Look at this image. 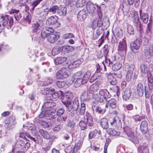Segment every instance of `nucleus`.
<instances>
[{
	"mask_svg": "<svg viewBox=\"0 0 153 153\" xmlns=\"http://www.w3.org/2000/svg\"><path fill=\"white\" fill-rule=\"evenodd\" d=\"M63 104L65 106L67 110L70 111L72 110L76 111L77 110L79 106L78 98L76 97L72 102L69 101L62 102Z\"/></svg>",
	"mask_w": 153,
	"mask_h": 153,
	"instance_id": "nucleus-1",
	"label": "nucleus"
},
{
	"mask_svg": "<svg viewBox=\"0 0 153 153\" xmlns=\"http://www.w3.org/2000/svg\"><path fill=\"white\" fill-rule=\"evenodd\" d=\"M105 6L102 5L99 7V11L101 14L100 15L98 13H97L95 15V17L94 18V20L95 22H96L97 27H100L102 26V15L101 14L105 13Z\"/></svg>",
	"mask_w": 153,
	"mask_h": 153,
	"instance_id": "nucleus-2",
	"label": "nucleus"
},
{
	"mask_svg": "<svg viewBox=\"0 0 153 153\" xmlns=\"http://www.w3.org/2000/svg\"><path fill=\"white\" fill-rule=\"evenodd\" d=\"M53 114L50 109H44L41 112L38 117L40 118H45L51 120H53L56 118V115H53Z\"/></svg>",
	"mask_w": 153,
	"mask_h": 153,
	"instance_id": "nucleus-3",
	"label": "nucleus"
},
{
	"mask_svg": "<svg viewBox=\"0 0 153 153\" xmlns=\"http://www.w3.org/2000/svg\"><path fill=\"white\" fill-rule=\"evenodd\" d=\"M2 19L0 22L1 24L4 27H8V26L10 27L13 24V19L12 17L9 16H6L1 18Z\"/></svg>",
	"mask_w": 153,
	"mask_h": 153,
	"instance_id": "nucleus-4",
	"label": "nucleus"
},
{
	"mask_svg": "<svg viewBox=\"0 0 153 153\" xmlns=\"http://www.w3.org/2000/svg\"><path fill=\"white\" fill-rule=\"evenodd\" d=\"M127 46L126 41L124 39H123L121 41L119 42L118 50L119 53L121 56H123L126 53Z\"/></svg>",
	"mask_w": 153,
	"mask_h": 153,
	"instance_id": "nucleus-5",
	"label": "nucleus"
},
{
	"mask_svg": "<svg viewBox=\"0 0 153 153\" xmlns=\"http://www.w3.org/2000/svg\"><path fill=\"white\" fill-rule=\"evenodd\" d=\"M132 18L133 23L137 30L139 31L140 33H142L143 32L142 26L139 22L138 14L136 13H134Z\"/></svg>",
	"mask_w": 153,
	"mask_h": 153,
	"instance_id": "nucleus-6",
	"label": "nucleus"
},
{
	"mask_svg": "<svg viewBox=\"0 0 153 153\" xmlns=\"http://www.w3.org/2000/svg\"><path fill=\"white\" fill-rule=\"evenodd\" d=\"M15 146L17 148H20L22 147L23 146L22 148L23 150L25 151L30 147V144L28 142L26 143L25 144V142L23 140H19L17 141Z\"/></svg>",
	"mask_w": 153,
	"mask_h": 153,
	"instance_id": "nucleus-7",
	"label": "nucleus"
},
{
	"mask_svg": "<svg viewBox=\"0 0 153 153\" xmlns=\"http://www.w3.org/2000/svg\"><path fill=\"white\" fill-rule=\"evenodd\" d=\"M85 77H88L87 75H85L84 73L80 71H78L74 74V77L71 78L70 82L68 83L69 85H71L74 82V79H82Z\"/></svg>",
	"mask_w": 153,
	"mask_h": 153,
	"instance_id": "nucleus-8",
	"label": "nucleus"
},
{
	"mask_svg": "<svg viewBox=\"0 0 153 153\" xmlns=\"http://www.w3.org/2000/svg\"><path fill=\"white\" fill-rule=\"evenodd\" d=\"M101 83L100 81H97L93 84L88 90V93L93 94L96 92L99 89V87Z\"/></svg>",
	"mask_w": 153,
	"mask_h": 153,
	"instance_id": "nucleus-9",
	"label": "nucleus"
},
{
	"mask_svg": "<svg viewBox=\"0 0 153 153\" xmlns=\"http://www.w3.org/2000/svg\"><path fill=\"white\" fill-rule=\"evenodd\" d=\"M142 40L140 38L137 39L133 42L130 44L131 50L133 52H135V50H138L141 45Z\"/></svg>",
	"mask_w": 153,
	"mask_h": 153,
	"instance_id": "nucleus-10",
	"label": "nucleus"
},
{
	"mask_svg": "<svg viewBox=\"0 0 153 153\" xmlns=\"http://www.w3.org/2000/svg\"><path fill=\"white\" fill-rule=\"evenodd\" d=\"M67 70L65 68L61 69L57 72L56 77L59 79L65 78L68 76L67 74Z\"/></svg>",
	"mask_w": 153,
	"mask_h": 153,
	"instance_id": "nucleus-11",
	"label": "nucleus"
},
{
	"mask_svg": "<svg viewBox=\"0 0 153 153\" xmlns=\"http://www.w3.org/2000/svg\"><path fill=\"white\" fill-rule=\"evenodd\" d=\"M19 137L24 139H26L29 141H33L36 142V140L34 137L31 136L26 132H22L20 133Z\"/></svg>",
	"mask_w": 153,
	"mask_h": 153,
	"instance_id": "nucleus-12",
	"label": "nucleus"
},
{
	"mask_svg": "<svg viewBox=\"0 0 153 153\" xmlns=\"http://www.w3.org/2000/svg\"><path fill=\"white\" fill-rule=\"evenodd\" d=\"M87 11L85 9H83L80 11L78 13L77 18L78 20L82 21L86 18L87 15Z\"/></svg>",
	"mask_w": 153,
	"mask_h": 153,
	"instance_id": "nucleus-13",
	"label": "nucleus"
},
{
	"mask_svg": "<svg viewBox=\"0 0 153 153\" xmlns=\"http://www.w3.org/2000/svg\"><path fill=\"white\" fill-rule=\"evenodd\" d=\"M58 18L56 16H52L48 18L46 22V25H51L57 22Z\"/></svg>",
	"mask_w": 153,
	"mask_h": 153,
	"instance_id": "nucleus-14",
	"label": "nucleus"
},
{
	"mask_svg": "<svg viewBox=\"0 0 153 153\" xmlns=\"http://www.w3.org/2000/svg\"><path fill=\"white\" fill-rule=\"evenodd\" d=\"M89 77H85L82 79H77L75 81L74 84V86L76 88H78L81 85L84 84L88 81Z\"/></svg>",
	"mask_w": 153,
	"mask_h": 153,
	"instance_id": "nucleus-15",
	"label": "nucleus"
},
{
	"mask_svg": "<svg viewBox=\"0 0 153 153\" xmlns=\"http://www.w3.org/2000/svg\"><path fill=\"white\" fill-rule=\"evenodd\" d=\"M99 94L100 95L102 96L106 101H108V99L111 97V95L108 91L105 89H101L99 91Z\"/></svg>",
	"mask_w": 153,
	"mask_h": 153,
	"instance_id": "nucleus-16",
	"label": "nucleus"
},
{
	"mask_svg": "<svg viewBox=\"0 0 153 153\" xmlns=\"http://www.w3.org/2000/svg\"><path fill=\"white\" fill-rule=\"evenodd\" d=\"M148 122L143 120L141 122L140 125V129L142 132L144 134H146L148 131Z\"/></svg>",
	"mask_w": 153,
	"mask_h": 153,
	"instance_id": "nucleus-17",
	"label": "nucleus"
},
{
	"mask_svg": "<svg viewBox=\"0 0 153 153\" xmlns=\"http://www.w3.org/2000/svg\"><path fill=\"white\" fill-rule=\"evenodd\" d=\"M85 119H86V121L89 126H93L94 122L93 118L90 114L87 112L85 114Z\"/></svg>",
	"mask_w": 153,
	"mask_h": 153,
	"instance_id": "nucleus-18",
	"label": "nucleus"
},
{
	"mask_svg": "<svg viewBox=\"0 0 153 153\" xmlns=\"http://www.w3.org/2000/svg\"><path fill=\"white\" fill-rule=\"evenodd\" d=\"M123 99L125 100H128L131 96V91L129 88H126L122 93Z\"/></svg>",
	"mask_w": 153,
	"mask_h": 153,
	"instance_id": "nucleus-19",
	"label": "nucleus"
},
{
	"mask_svg": "<svg viewBox=\"0 0 153 153\" xmlns=\"http://www.w3.org/2000/svg\"><path fill=\"white\" fill-rule=\"evenodd\" d=\"M138 151L141 153H149L148 144H145L138 147Z\"/></svg>",
	"mask_w": 153,
	"mask_h": 153,
	"instance_id": "nucleus-20",
	"label": "nucleus"
},
{
	"mask_svg": "<svg viewBox=\"0 0 153 153\" xmlns=\"http://www.w3.org/2000/svg\"><path fill=\"white\" fill-rule=\"evenodd\" d=\"M101 127L104 129H107L109 127L107 119L105 117L101 118L100 121Z\"/></svg>",
	"mask_w": 153,
	"mask_h": 153,
	"instance_id": "nucleus-21",
	"label": "nucleus"
},
{
	"mask_svg": "<svg viewBox=\"0 0 153 153\" xmlns=\"http://www.w3.org/2000/svg\"><path fill=\"white\" fill-rule=\"evenodd\" d=\"M67 13V8L64 6H60L59 7L57 14L59 16H65Z\"/></svg>",
	"mask_w": 153,
	"mask_h": 153,
	"instance_id": "nucleus-22",
	"label": "nucleus"
},
{
	"mask_svg": "<svg viewBox=\"0 0 153 153\" xmlns=\"http://www.w3.org/2000/svg\"><path fill=\"white\" fill-rule=\"evenodd\" d=\"M125 110L126 111H128V114L127 116L130 118H131L132 117L133 113H130L129 111H131L133 109V106L132 104H129L128 105H124Z\"/></svg>",
	"mask_w": 153,
	"mask_h": 153,
	"instance_id": "nucleus-23",
	"label": "nucleus"
},
{
	"mask_svg": "<svg viewBox=\"0 0 153 153\" xmlns=\"http://www.w3.org/2000/svg\"><path fill=\"white\" fill-rule=\"evenodd\" d=\"M59 38V35L54 34H51L47 38L48 41L51 43H53Z\"/></svg>",
	"mask_w": 153,
	"mask_h": 153,
	"instance_id": "nucleus-24",
	"label": "nucleus"
},
{
	"mask_svg": "<svg viewBox=\"0 0 153 153\" xmlns=\"http://www.w3.org/2000/svg\"><path fill=\"white\" fill-rule=\"evenodd\" d=\"M124 67L127 72L133 73V71L134 70L135 66L131 64L130 65L128 63H126L124 65Z\"/></svg>",
	"mask_w": 153,
	"mask_h": 153,
	"instance_id": "nucleus-25",
	"label": "nucleus"
},
{
	"mask_svg": "<svg viewBox=\"0 0 153 153\" xmlns=\"http://www.w3.org/2000/svg\"><path fill=\"white\" fill-rule=\"evenodd\" d=\"M142 11L140 10V18L143 21V22L146 24L148 22L149 20V16L147 13H143L142 14Z\"/></svg>",
	"mask_w": 153,
	"mask_h": 153,
	"instance_id": "nucleus-26",
	"label": "nucleus"
},
{
	"mask_svg": "<svg viewBox=\"0 0 153 153\" xmlns=\"http://www.w3.org/2000/svg\"><path fill=\"white\" fill-rule=\"evenodd\" d=\"M67 58L65 57H58L54 59V62L56 65L61 64L65 61Z\"/></svg>",
	"mask_w": 153,
	"mask_h": 153,
	"instance_id": "nucleus-27",
	"label": "nucleus"
},
{
	"mask_svg": "<svg viewBox=\"0 0 153 153\" xmlns=\"http://www.w3.org/2000/svg\"><path fill=\"white\" fill-rule=\"evenodd\" d=\"M42 25L43 22L42 21H39V22L34 24L33 26L34 28L33 29V31L35 32H37L39 30H40L42 28Z\"/></svg>",
	"mask_w": 153,
	"mask_h": 153,
	"instance_id": "nucleus-28",
	"label": "nucleus"
},
{
	"mask_svg": "<svg viewBox=\"0 0 153 153\" xmlns=\"http://www.w3.org/2000/svg\"><path fill=\"white\" fill-rule=\"evenodd\" d=\"M137 93L140 97H142L143 94V88L142 85L141 83L137 84Z\"/></svg>",
	"mask_w": 153,
	"mask_h": 153,
	"instance_id": "nucleus-29",
	"label": "nucleus"
},
{
	"mask_svg": "<svg viewBox=\"0 0 153 153\" xmlns=\"http://www.w3.org/2000/svg\"><path fill=\"white\" fill-rule=\"evenodd\" d=\"M92 108L94 111H95L99 113L103 114L105 112V110L104 109H101V108L97 105L96 104H94L92 106Z\"/></svg>",
	"mask_w": 153,
	"mask_h": 153,
	"instance_id": "nucleus-30",
	"label": "nucleus"
},
{
	"mask_svg": "<svg viewBox=\"0 0 153 153\" xmlns=\"http://www.w3.org/2000/svg\"><path fill=\"white\" fill-rule=\"evenodd\" d=\"M126 133L127 136L129 137V139L133 142L135 137L134 133L131 131L130 129L128 128L127 131H126Z\"/></svg>",
	"mask_w": 153,
	"mask_h": 153,
	"instance_id": "nucleus-31",
	"label": "nucleus"
},
{
	"mask_svg": "<svg viewBox=\"0 0 153 153\" xmlns=\"http://www.w3.org/2000/svg\"><path fill=\"white\" fill-rule=\"evenodd\" d=\"M86 8L89 13L93 14L95 11L96 8L94 5L92 4H88L86 6Z\"/></svg>",
	"mask_w": 153,
	"mask_h": 153,
	"instance_id": "nucleus-32",
	"label": "nucleus"
},
{
	"mask_svg": "<svg viewBox=\"0 0 153 153\" xmlns=\"http://www.w3.org/2000/svg\"><path fill=\"white\" fill-rule=\"evenodd\" d=\"M108 104L109 105L111 108H114L116 106V100L115 99L113 98L110 99L107 101Z\"/></svg>",
	"mask_w": 153,
	"mask_h": 153,
	"instance_id": "nucleus-33",
	"label": "nucleus"
},
{
	"mask_svg": "<svg viewBox=\"0 0 153 153\" xmlns=\"http://www.w3.org/2000/svg\"><path fill=\"white\" fill-rule=\"evenodd\" d=\"M39 132L42 136L45 138L47 139H49L51 138L50 135L48 132L42 129H40Z\"/></svg>",
	"mask_w": 153,
	"mask_h": 153,
	"instance_id": "nucleus-34",
	"label": "nucleus"
},
{
	"mask_svg": "<svg viewBox=\"0 0 153 153\" xmlns=\"http://www.w3.org/2000/svg\"><path fill=\"white\" fill-rule=\"evenodd\" d=\"M85 105L83 102L81 103V107L80 109H79V111L76 112L77 114L78 115L80 114L81 115L83 114L85 111Z\"/></svg>",
	"mask_w": 153,
	"mask_h": 153,
	"instance_id": "nucleus-35",
	"label": "nucleus"
},
{
	"mask_svg": "<svg viewBox=\"0 0 153 153\" xmlns=\"http://www.w3.org/2000/svg\"><path fill=\"white\" fill-rule=\"evenodd\" d=\"M24 128L25 127H27V129L31 131H35L36 129V127L33 124L27 123L26 125L23 126Z\"/></svg>",
	"mask_w": 153,
	"mask_h": 153,
	"instance_id": "nucleus-36",
	"label": "nucleus"
},
{
	"mask_svg": "<svg viewBox=\"0 0 153 153\" xmlns=\"http://www.w3.org/2000/svg\"><path fill=\"white\" fill-rule=\"evenodd\" d=\"M102 25L106 28L108 27L110 25V23L108 18L105 16L103 18L102 21Z\"/></svg>",
	"mask_w": 153,
	"mask_h": 153,
	"instance_id": "nucleus-37",
	"label": "nucleus"
},
{
	"mask_svg": "<svg viewBox=\"0 0 153 153\" xmlns=\"http://www.w3.org/2000/svg\"><path fill=\"white\" fill-rule=\"evenodd\" d=\"M41 11L40 9H38L36 10V13L38 14H42L43 17H44L48 15V13L50 12L49 9L48 8L45 9L44 11L42 12H41Z\"/></svg>",
	"mask_w": 153,
	"mask_h": 153,
	"instance_id": "nucleus-38",
	"label": "nucleus"
},
{
	"mask_svg": "<svg viewBox=\"0 0 153 153\" xmlns=\"http://www.w3.org/2000/svg\"><path fill=\"white\" fill-rule=\"evenodd\" d=\"M54 89L53 90H51L50 95L51 96H49V100H51L53 99H55L58 97V94L56 92H55Z\"/></svg>",
	"mask_w": 153,
	"mask_h": 153,
	"instance_id": "nucleus-39",
	"label": "nucleus"
},
{
	"mask_svg": "<svg viewBox=\"0 0 153 153\" xmlns=\"http://www.w3.org/2000/svg\"><path fill=\"white\" fill-rule=\"evenodd\" d=\"M86 4L85 0H78L76 5L77 7H80L84 6Z\"/></svg>",
	"mask_w": 153,
	"mask_h": 153,
	"instance_id": "nucleus-40",
	"label": "nucleus"
},
{
	"mask_svg": "<svg viewBox=\"0 0 153 153\" xmlns=\"http://www.w3.org/2000/svg\"><path fill=\"white\" fill-rule=\"evenodd\" d=\"M108 132L109 134L112 136H118L119 135V133L113 129L109 128L108 130Z\"/></svg>",
	"mask_w": 153,
	"mask_h": 153,
	"instance_id": "nucleus-41",
	"label": "nucleus"
},
{
	"mask_svg": "<svg viewBox=\"0 0 153 153\" xmlns=\"http://www.w3.org/2000/svg\"><path fill=\"white\" fill-rule=\"evenodd\" d=\"M140 68L141 73L143 74H146L148 71L147 65L144 64H142L140 66Z\"/></svg>",
	"mask_w": 153,
	"mask_h": 153,
	"instance_id": "nucleus-42",
	"label": "nucleus"
},
{
	"mask_svg": "<svg viewBox=\"0 0 153 153\" xmlns=\"http://www.w3.org/2000/svg\"><path fill=\"white\" fill-rule=\"evenodd\" d=\"M91 94L93 98L95 100L100 102H103V99L101 97L99 96L97 94H94V93Z\"/></svg>",
	"mask_w": 153,
	"mask_h": 153,
	"instance_id": "nucleus-43",
	"label": "nucleus"
},
{
	"mask_svg": "<svg viewBox=\"0 0 153 153\" xmlns=\"http://www.w3.org/2000/svg\"><path fill=\"white\" fill-rule=\"evenodd\" d=\"M98 133L100 134V131H98L97 130H94L93 131H91L89 134V137L90 139H91L92 138L94 137Z\"/></svg>",
	"mask_w": 153,
	"mask_h": 153,
	"instance_id": "nucleus-44",
	"label": "nucleus"
},
{
	"mask_svg": "<svg viewBox=\"0 0 153 153\" xmlns=\"http://www.w3.org/2000/svg\"><path fill=\"white\" fill-rule=\"evenodd\" d=\"M52 103L51 102H45L44 103L42 107L44 109L46 108H47L46 109H49V108H51L52 107Z\"/></svg>",
	"mask_w": 153,
	"mask_h": 153,
	"instance_id": "nucleus-45",
	"label": "nucleus"
},
{
	"mask_svg": "<svg viewBox=\"0 0 153 153\" xmlns=\"http://www.w3.org/2000/svg\"><path fill=\"white\" fill-rule=\"evenodd\" d=\"M59 7L57 5H53L51 6L49 9L50 12H52L53 14L55 13L56 12H57Z\"/></svg>",
	"mask_w": 153,
	"mask_h": 153,
	"instance_id": "nucleus-46",
	"label": "nucleus"
},
{
	"mask_svg": "<svg viewBox=\"0 0 153 153\" xmlns=\"http://www.w3.org/2000/svg\"><path fill=\"white\" fill-rule=\"evenodd\" d=\"M110 47L108 45H105L103 48V54L105 57L108 54Z\"/></svg>",
	"mask_w": 153,
	"mask_h": 153,
	"instance_id": "nucleus-47",
	"label": "nucleus"
},
{
	"mask_svg": "<svg viewBox=\"0 0 153 153\" xmlns=\"http://www.w3.org/2000/svg\"><path fill=\"white\" fill-rule=\"evenodd\" d=\"M43 29L48 35L52 34L54 32L53 29L51 27H46L45 28H43Z\"/></svg>",
	"mask_w": 153,
	"mask_h": 153,
	"instance_id": "nucleus-48",
	"label": "nucleus"
},
{
	"mask_svg": "<svg viewBox=\"0 0 153 153\" xmlns=\"http://www.w3.org/2000/svg\"><path fill=\"white\" fill-rule=\"evenodd\" d=\"M63 126L62 124H60L58 125H56L53 128V130L54 131L58 132L60 131Z\"/></svg>",
	"mask_w": 153,
	"mask_h": 153,
	"instance_id": "nucleus-49",
	"label": "nucleus"
},
{
	"mask_svg": "<svg viewBox=\"0 0 153 153\" xmlns=\"http://www.w3.org/2000/svg\"><path fill=\"white\" fill-rule=\"evenodd\" d=\"M127 32L131 35H133L134 33V29L132 26L130 25L127 26Z\"/></svg>",
	"mask_w": 153,
	"mask_h": 153,
	"instance_id": "nucleus-50",
	"label": "nucleus"
},
{
	"mask_svg": "<svg viewBox=\"0 0 153 153\" xmlns=\"http://www.w3.org/2000/svg\"><path fill=\"white\" fill-rule=\"evenodd\" d=\"M82 144V143L81 141H79L77 143H76L75 146L76 149H74L73 152H76L77 150L80 148Z\"/></svg>",
	"mask_w": 153,
	"mask_h": 153,
	"instance_id": "nucleus-51",
	"label": "nucleus"
},
{
	"mask_svg": "<svg viewBox=\"0 0 153 153\" xmlns=\"http://www.w3.org/2000/svg\"><path fill=\"white\" fill-rule=\"evenodd\" d=\"M66 84V83L64 81H58L56 83V85L59 88H63Z\"/></svg>",
	"mask_w": 153,
	"mask_h": 153,
	"instance_id": "nucleus-52",
	"label": "nucleus"
},
{
	"mask_svg": "<svg viewBox=\"0 0 153 153\" xmlns=\"http://www.w3.org/2000/svg\"><path fill=\"white\" fill-rule=\"evenodd\" d=\"M121 68V65L118 63L114 64L112 66V69L114 71H117L120 69Z\"/></svg>",
	"mask_w": 153,
	"mask_h": 153,
	"instance_id": "nucleus-53",
	"label": "nucleus"
},
{
	"mask_svg": "<svg viewBox=\"0 0 153 153\" xmlns=\"http://www.w3.org/2000/svg\"><path fill=\"white\" fill-rule=\"evenodd\" d=\"M79 126L82 130H84L86 128L87 125L86 123L83 121H80L79 123Z\"/></svg>",
	"mask_w": 153,
	"mask_h": 153,
	"instance_id": "nucleus-54",
	"label": "nucleus"
},
{
	"mask_svg": "<svg viewBox=\"0 0 153 153\" xmlns=\"http://www.w3.org/2000/svg\"><path fill=\"white\" fill-rule=\"evenodd\" d=\"M67 126L68 127L72 128H74L75 126V123L73 121H71L70 120H67Z\"/></svg>",
	"mask_w": 153,
	"mask_h": 153,
	"instance_id": "nucleus-55",
	"label": "nucleus"
},
{
	"mask_svg": "<svg viewBox=\"0 0 153 153\" xmlns=\"http://www.w3.org/2000/svg\"><path fill=\"white\" fill-rule=\"evenodd\" d=\"M147 77L149 82L150 83H153V79L152 76L150 71L147 72Z\"/></svg>",
	"mask_w": 153,
	"mask_h": 153,
	"instance_id": "nucleus-56",
	"label": "nucleus"
},
{
	"mask_svg": "<svg viewBox=\"0 0 153 153\" xmlns=\"http://www.w3.org/2000/svg\"><path fill=\"white\" fill-rule=\"evenodd\" d=\"M119 119L117 116H115L114 117L110 122V124L112 125L113 124L117 123V122L119 121Z\"/></svg>",
	"mask_w": 153,
	"mask_h": 153,
	"instance_id": "nucleus-57",
	"label": "nucleus"
},
{
	"mask_svg": "<svg viewBox=\"0 0 153 153\" xmlns=\"http://www.w3.org/2000/svg\"><path fill=\"white\" fill-rule=\"evenodd\" d=\"M151 19L149 20V22L148 24L147 25V27L146 29V33H148L149 32H151L152 30V25L151 24Z\"/></svg>",
	"mask_w": 153,
	"mask_h": 153,
	"instance_id": "nucleus-58",
	"label": "nucleus"
},
{
	"mask_svg": "<svg viewBox=\"0 0 153 153\" xmlns=\"http://www.w3.org/2000/svg\"><path fill=\"white\" fill-rule=\"evenodd\" d=\"M44 127L47 128L49 126V124L46 121H40L39 123Z\"/></svg>",
	"mask_w": 153,
	"mask_h": 153,
	"instance_id": "nucleus-59",
	"label": "nucleus"
},
{
	"mask_svg": "<svg viewBox=\"0 0 153 153\" xmlns=\"http://www.w3.org/2000/svg\"><path fill=\"white\" fill-rule=\"evenodd\" d=\"M51 90H50L48 88H45L44 90H42V93L44 95H46L48 94H50L51 93ZM50 95V94H49Z\"/></svg>",
	"mask_w": 153,
	"mask_h": 153,
	"instance_id": "nucleus-60",
	"label": "nucleus"
},
{
	"mask_svg": "<svg viewBox=\"0 0 153 153\" xmlns=\"http://www.w3.org/2000/svg\"><path fill=\"white\" fill-rule=\"evenodd\" d=\"M108 77L111 79V78H113L111 81H110V83L112 85H115L117 83V81L116 79L114 78L113 77V76H112L111 75H109L108 76Z\"/></svg>",
	"mask_w": 153,
	"mask_h": 153,
	"instance_id": "nucleus-61",
	"label": "nucleus"
},
{
	"mask_svg": "<svg viewBox=\"0 0 153 153\" xmlns=\"http://www.w3.org/2000/svg\"><path fill=\"white\" fill-rule=\"evenodd\" d=\"M74 35L72 33H67L63 36V38L65 39H68L70 38H72L74 37Z\"/></svg>",
	"mask_w": 153,
	"mask_h": 153,
	"instance_id": "nucleus-62",
	"label": "nucleus"
},
{
	"mask_svg": "<svg viewBox=\"0 0 153 153\" xmlns=\"http://www.w3.org/2000/svg\"><path fill=\"white\" fill-rule=\"evenodd\" d=\"M48 34L46 33V32L43 29L41 33V36L42 37L43 39H45L47 37H48Z\"/></svg>",
	"mask_w": 153,
	"mask_h": 153,
	"instance_id": "nucleus-63",
	"label": "nucleus"
},
{
	"mask_svg": "<svg viewBox=\"0 0 153 153\" xmlns=\"http://www.w3.org/2000/svg\"><path fill=\"white\" fill-rule=\"evenodd\" d=\"M65 110L63 108L59 109L57 111V114L58 116L62 115L64 113Z\"/></svg>",
	"mask_w": 153,
	"mask_h": 153,
	"instance_id": "nucleus-64",
	"label": "nucleus"
}]
</instances>
